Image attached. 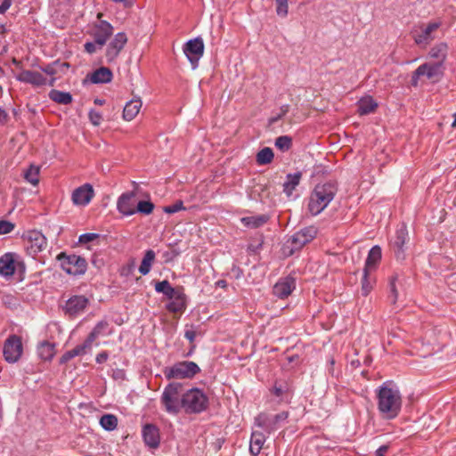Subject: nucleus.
Instances as JSON below:
<instances>
[{
  "label": "nucleus",
  "instance_id": "f257e3e1",
  "mask_svg": "<svg viewBox=\"0 0 456 456\" xmlns=\"http://www.w3.org/2000/svg\"><path fill=\"white\" fill-rule=\"evenodd\" d=\"M377 410L382 419H396L403 408V396L399 387L392 380H387L375 391Z\"/></svg>",
  "mask_w": 456,
  "mask_h": 456
},
{
  "label": "nucleus",
  "instance_id": "f03ea898",
  "mask_svg": "<svg viewBox=\"0 0 456 456\" xmlns=\"http://www.w3.org/2000/svg\"><path fill=\"white\" fill-rule=\"evenodd\" d=\"M337 191V185L331 182L316 184L309 197V212L313 216L321 214L333 200Z\"/></svg>",
  "mask_w": 456,
  "mask_h": 456
},
{
  "label": "nucleus",
  "instance_id": "7ed1b4c3",
  "mask_svg": "<svg viewBox=\"0 0 456 456\" xmlns=\"http://www.w3.org/2000/svg\"><path fill=\"white\" fill-rule=\"evenodd\" d=\"M183 392L181 383L167 385L160 396V403L166 412L176 416L183 409Z\"/></svg>",
  "mask_w": 456,
  "mask_h": 456
},
{
  "label": "nucleus",
  "instance_id": "20e7f679",
  "mask_svg": "<svg viewBox=\"0 0 456 456\" xmlns=\"http://www.w3.org/2000/svg\"><path fill=\"white\" fill-rule=\"evenodd\" d=\"M183 410L186 413H200L208 405L207 395L200 388L193 387L183 393Z\"/></svg>",
  "mask_w": 456,
  "mask_h": 456
},
{
  "label": "nucleus",
  "instance_id": "39448f33",
  "mask_svg": "<svg viewBox=\"0 0 456 456\" xmlns=\"http://www.w3.org/2000/svg\"><path fill=\"white\" fill-rule=\"evenodd\" d=\"M163 372L167 379H185L200 373V368L194 362L183 361L167 367Z\"/></svg>",
  "mask_w": 456,
  "mask_h": 456
},
{
  "label": "nucleus",
  "instance_id": "423d86ee",
  "mask_svg": "<svg viewBox=\"0 0 456 456\" xmlns=\"http://www.w3.org/2000/svg\"><path fill=\"white\" fill-rule=\"evenodd\" d=\"M288 418V411H281L275 415L261 412L255 418V425L264 429L266 433L272 434L281 428Z\"/></svg>",
  "mask_w": 456,
  "mask_h": 456
},
{
  "label": "nucleus",
  "instance_id": "0eeeda50",
  "mask_svg": "<svg viewBox=\"0 0 456 456\" xmlns=\"http://www.w3.org/2000/svg\"><path fill=\"white\" fill-rule=\"evenodd\" d=\"M61 269L71 275H82L86 272L87 263L86 259L80 256L72 254L67 255L61 253L57 256Z\"/></svg>",
  "mask_w": 456,
  "mask_h": 456
},
{
  "label": "nucleus",
  "instance_id": "6e6552de",
  "mask_svg": "<svg viewBox=\"0 0 456 456\" xmlns=\"http://www.w3.org/2000/svg\"><path fill=\"white\" fill-rule=\"evenodd\" d=\"M441 25V21H431L415 27L411 31L415 44L421 47L428 45L436 38L435 34Z\"/></svg>",
  "mask_w": 456,
  "mask_h": 456
},
{
  "label": "nucleus",
  "instance_id": "1a4fd4ad",
  "mask_svg": "<svg viewBox=\"0 0 456 456\" xmlns=\"http://www.w3.org/2000/svg\"><path fill=\"white\" fill-rule=\"evenodd\" d=\"M23 345L21 338L12 334L8 336L3 346V355L8 363L17 362L22 356Z\"/></svg>",
  "mask_w": 456,
  "mask_h": 456
},
{
  "label": "nucleus",
  "instance_id": "9d476101",
  "mask_svg": "<svg viewBox=\"0 0 456 456\" xmlns=\"http://www.w3.org/2000/svg\"><path fill=\"white\" fill-rule=\"evenodd\" d=\"M23 240L25 241V247L28 254L32 256L42 252L47 246V240L45 236L37 230L27 232L23 236Z\"/></svg>",
  "mask_w": 456,
  "mask_h": 456
},
{
  "label": "nucleus",
  "instance_id": "9b49d317",
  "mask_svg": "<svg viewBox=\"0 0 456 456\" xmlns=\"http://www.w3.org/2000/svg\"><path fill=\"white\" fill-rule=\"evenodd\" d=\"M15 78L20 82L30 84L33 86H44L46 85L53 86L57 81V77L47 79L41 73L28 69L21 70L15 76Z\"/></svg>",
  "mask_w": 456,
  "mask_h": 456
},
{
  "label": "nucleus",
  "instance_id": "f8f14e48",
  "mask_svg": "<svg viewBox=\"0 0 456 456\" xmlns=\"http://www.w3.org/2000/svg\"><path fill=\"white\" fill-rule=\"evenodd\" d=\"M183 53L191 64L192 69L198 67L200 59L204 53V43L202 38L190 39L183 46Z\"/></svg>",
  "mask_w": 456,
  "mask_h": 456
},
{
  "label": "nucleus",
  "instance_id": "ddd939ff",
  "mask_svg": "<svg viewBox=\"0 0 456 456\" xmlns=\"http://www.w3.org/2000/svg\"><path fill=\"white\" fill-rule=\"evenodd\" d=\"M408 237L407 228L404 224H402L396 229L395 234L390 240L391 248L398 260H403L405 258V244L408 240Z\"/></svg>",
  "mask_w": 456,
  "mask_h": 456
},
{
  "label": "nucleus",
  "instance_id": "4468645a",
  "mask_svg": "<svg viewBox=\"0 0 456 456\" xmlns=\"http://www.w3.org/2000/svg\"><path fill=\"white\" fill-rule=\"evenodd\" d=\"M317 229L314 226H308L294 233L288 243L290 244V253L301 248L304 245L315 238Z\"/></svg>",
  "mask_w": 456,
  "mask_h": 456
},
{
  "label": "nucleus",
  "instance_id": "2eb2a0df",
  "mask_svg": "<svg viewBox=\"0 0 456 456\" xmlns=\"http://www.w3.org/2000/svg\"><path fill=\"white\" fill-rule=\"evenodd\" d=\"M94 196V188L90 183H85L76 188L71 194V200L75 206H87Z\"/></svg>",
  "mask_w": 456,
  "mask_h": 456
},
{
  "label": "nucleus",
  "instance_id": "dca6fc26",
  "mask_svg": "<svg viewBox=\"0 0 456 456\" xmlns=\"http://www.w3.org/2000/svg\"><path fill=\"white\" fill-rule=\"evenodd\" d=\"M113 31L114 28L109 21L100 20L94 25L92 35L98 45L102 47L113 34Z\"/></svg>",
  "mask_w": 456,
  "mask_h": 456
},
{
  "label": "nucleus",
  "instance_id": "f3484780",
  "mask_svg": "<svg viewBox=\"0 0 456 456\" xmlns=\"http://www.w3.org/2000/svg\"><path fill=\"white\" fill-rule=\"evenodd\" d=\"M135 192L127 191L122 193L117 200V209L124 216H129L136 213Z\"/></svg>",
  "mask_w": 456,
  "mask_h": 456
},
{
  "label": "nucleus",
  "instance_id": "a211bd4d",
  "mask_svg": "<svg viewBox=\"0 0 456 456\" xmlns=\"http://www.w3.org/2000/svg\"><path fill=\"white\" fill-rule=\"evenodd\" d=\"M127 42V37L124 32L117 33L106 48V58L109 62L113 61L120 53Z\"/></svg>",
  "mask_w": 456,
  "mask_h": 456
},
{
  "label": "nucleus",
  "instance_id": "6ab92c4d",
  "mask_svg": "<svg viewBox=\"0 0 456 456\" xmlns=\"http://www.w3.org/2000/svg\"><path fill=\"white\" fill-rule=\"evenodd\" d=\"M296 289V279L290 275L280 279L273 286V295L279 298L288 297Z\"/></svg>",
  "mask_w": 456,
  "mask_h": 456
},
{
  "label": "nucleus",
  "instance_id": "aec40b11",
  "mask_svg": "<svg viewBox=\"0 0 456 456\" xmlns=\"http://www.w3.org/2000/svg\"><path fill=\"white\" fill-rule=\"evenodd\" d=\"M88 302V298L85 296H73L65 303V313L70 316L78 315L85 311Z\"/></svg>",
  "mask_w": 456,
  "mask_h": 456
},
{
  "label": "nucleus",
  "instance_id": "412c9836",
  "mask_svg": "<svg viewBox=\"0 0 456 456\" xmlns=\"http://www.w3.org/2000/svg\"><path fill=\"white\" fill-rule=\"evenodd\" d=\"M145 444L150 448H158L160 443L159 428L153 424H146L142 430Z\"/></svg>",
  "mask_w": 456,
  "mask_h": 456
},
{
  "label": "nucleus",
  "instance_id": "4be33fe9",
  "mask_svg": "<svg viewBox=\"0 0 456 456\" xmlns=\"http://www.w3.org/2000/svg\"><path fill=\"white\" fill-rule=\"evenodd\" d=\"M16 258L14 253H5L0 257V275L4 277H11L16 272Z\"/></svg>",
  "mask_w": 456,
  "mask_h": 456
},
{
  "label": "nucleus",
  "instance_id": "5701e85b",
  "mask_svg": "<svg viewBox=\"0 0 456 456\" xmlns=\"http://www.w3.org/2000/svg\"><path fill=\"white\" fill-rule=\"evenodd\" d=\"M418 75L438 80L444 75V65L441 62L424 63L418 67Z\"/></svg>",
  "mask_w": 456,
  "mask_h": 456
},
{
  "label": "nucleus",
  "instance_id": "b1692460",
  "mask_svg": "<svg viewBox=\"0 0 456 456\" xmlns=\"http://www.w3.org/2000/svg\"><path fill=\"white\" fill-rule=\"evenodd\" d=\"M381 256H382L381 248L378 245L373 246L369 251L363 270L366 272L373 273L376 270V268L381 259Z\"/></svg>",
  "mask_w": 456,
  "mask_h": 456
},
{
  "label": "nucleus",
  "instance_id": "393cba45",
  "mask_svg": "<svg viewBox=\"0 0 456 456\" xmlns=\"http://www.w3.org/2000/svg\"><path fill=\"white\" fill-rule=\"evenodd\" d=\"M266 441L265 435L258 430H253L249 443V452L253 456H258Z\"/></svg>",
  "mask_w": 456,
  "mask_h": 456
},
{
  "label": "nucleus",
  "instance_id": "a878e982",
  "mask_svg": "<svg viewBox=\"0 0 456 456\" xmlns=\"http://www.w3.org/2000/svg\"><path fill=\"white\" fill-rule=\"evenodd\" d=\"M113 74L109 68L101 67L94 70L89 77L93 84H107L111 82Z\"/></svg>",
  "mask_w": 456,
  "mask_h": 456
},
{
  "label": "nucleus",
  "instance_id": "bb28decb",
  "mask_svg": "<svg viewBox=\"0 0 456 456\" xmlns=\"http://www.w3.org/2000/svg\"><path fill=\"white\" fill-rule=\"evenodd\" d=\"M142 108L140 98L132 99L125 105L123 109V118L126 121L133 120L139 113Z\"/></svg>",
  "mask_w": 456,
  "mask_h": 456
},
{
  "label": "nucleus",
  "instance_id": "cd10ccee",
  "mask_svg": "<svg viewBox=\"0 0 456 456\" xmlns=\"http://www.w3.org/2000/svg\"><path fill=\"white\" fill-rule=\"evenodd\" d=\"M302 178V173L300 171L295 173H289L286 175L285 182L283 183V192L290 197L296 189V187L300 183Z\"/></svg>",
  "mask_w": 456,
  "mask_h": 456
},
{
  "label": "nucleus",
  "instance_id": "c85d7f7f",
  "mask_svg": "<svg viewBox=\"0 0 456 456\" xmlns=\"http://www.w3.org/2000/svg\"><path fill=\"white\" fill-rule=\"evenodd\" d=\"M172 301L169 302L167 305V309L171 313H179L183 312L186 308V296L181 290L179 293L176 294L172 299Z\"/></svg>",
  "mask_w": 456,
  "mask_h": 456
},
{
  "label": "nucleus",
  "instance_id": "c756f323",
  "mask_svg": "<svg viewBox=\"0 0 456 456\" xmlns=\"http://www.w3.org/2000/svg\"><path fill=\"white\" fill-rule=\"evenodd\" d=\"M268 220L269 216L266 215H257L240 218L241 224L249 229L259 228L266 224Z\"/></svg>",
  "mask_w": 456,
  "mask_h": 456
},
{
  "label": "nucleus",
  "instance_id": "7c9ffc66",
  "mask_svg": "<svg viewBox=\"0 0 456 456\" xmlns=\"http://www.w3.org/2000/svg\"><path fill=\"white\" fill-rule=\"evenodd\" d=\"M154 289L156 292L162 293L168 299H172L177 293L183 290L182 289L173 288L167 280L156 282Z\"/></svg>",
  "mask_w": 456,
  "mask_h": 456
},
{
  "label": "nucleus",
  "instance_id": "2f4dec72",
  "mask_svg": "<svg viewBox=\"0 0 456 456\" xmlns=\"http://www.w3.org/2000/svg\"><path fill=\"white\" fill-rule=\"evenodd\" d=\"M357 105H358V113L362 116L373 112L376 110V108L378 107V103L370 95L361 98L359 100Z\"/></svg>",
  "mask_w": 456,
  "mask_h": 456
},
{
  "label": "nucleus",
  "instance_id": "473e14b6",
  "mask_svg": "<svg viewBox=\"0 0 456 456\" xmlns=\"http://www.w3.org/2000/svg\"><path fill=\"white\" fill-rule=\"evenodd\" d=\"M37 354L44 361H51L55 354V344L48 341L41 342L37 346Z\"/></svg>",
  "mask_w": 456,
  "mask_h": 456
},
{
  "label": "nucleus",
  "instance_id": "72a5a7b5",
  "mask_svg": "<svg viewBox=\"0 0 456 456\" xmlns=\"http://www.w3.org/2000/svg\"><path fill=\"white\" fill-rule=\"evenodd\" d=\"M155 257L156 254L154 250L148 249L145 251L142 263L139 266V273L142 275H147L151 272L152 264L155 261Z\"/></svg>",
  "mask_w": 456,
  "mask_h": 456
},
{
  "label": "nucleus",
  "instance_id": "f704fd0d",
  "mask_svg": "<svg viewBox=\"0 0 456 456\" xmlns=\"http://www.w3.org/2000/svg\"><path fill=\"white\" fill-rule=\"evenodd\" d=\"M448 45L446 43L441 42L435 45L429 52V55L433 59L438 60L437 62H441L444 65V62L447 57Z\"/></svg>",
  "mask_w": 456,
  "mask_h": 456
},
{
  "label": "nucleus",
  "instance_id": "c9c22d12",
  "mask_svg": "<svg viewBox=\"0 0 456 456\" xmlns=\"http://www.w3.org/2000/svg\"><path fill=\"white\" fill-rule=\"evenodd\" d=\"M371 273V272H366L363 270L362 278L361 281V292L364 297L370 293L376 283V278Z\"/></svg>",
  "mask_w": 456,
  "mask_h": 456
},
{
  "label": "nucleus",
  "instance_id": "e433bc0d",
  "mask_svg": "<svg viewBox=\"0 0 456 456\" xmlns=\"http://www.w3.org/2000/svg\"><path fill=\"white\" fill-rule=\"evenodd\" d=\"M49 98L59 104L67 105L72 102V95L69 92L53 89L49 92Z\"/></svg>",
  "mask_w": 456,
  "mask_h": 456
},
{
  "label": "nucleus",
  "instance_id": "4c0bfd02",
  "mask_svg": "<svg viewBox=\"0 0 456 456\" xmlns=\"http://www.w3.org/2000/svg\"><path fill=\"white\" fill-rule=\"evenodd\" d=\"M100 425L106 431H113L118 426V418L113 414H104L100 419Z\"/></svg>",
  "mask_w": 456,
  "mask_h": 456
},
{
  "label": "nucleus",
  "instance_id": "58836bf2",
  "mask_svg": "<svg viewBox=\"0 0 456 456\" xmlns=\"http://www.w3.org/2000/svg\"><path fill=\"white\" fill-rule=\"evenodd\" d=\"M273 150L269 147H265L256 154V162L259 165H266L272 162L273 159Z\"/></svg>",
  "mask_w": 456,
  "mask_h": 456
},
{
  "label": "nucleus",
  "instance_id": "ea45409f",
  "mask_svg": "<svg viewBox=\"0 0 456 456\" xmlns=\"http://www.w3.org/2000/svg\"><path fill=\"white\" fill-rule=\"evenodd\" d=\"M109 327V323L107 321H100L94 326L93 330L87 336L93 342L100 336L104 335L106 333V330Z\"/></svg>",
  "mask_w": 456,
  "mask_h": 456
},
{
  "label": "nucleus",
  "instance_id": "a19ab883",
  "mask_svg": "<svg viewBox=\"0 0 456 456\" xmlns=\"http://www.w3.org/2000/svg\"><path fill=\"white\" fill-rule=\"evenodd\" d=\"M93 341L86 338V340L81 344L74 347L72 350L74 357L85 355L89 353L93 347Z\"/></svg>",
  "mask_w": 456,
  "mask_h": 456
},
{
  "label": "nucleus",
  "instance_id": "79ce46f5",
  "mask_svg": "<svg viewBox=\"0 0 456 456\" xmlns=\"http://www.w3.org/2000/svg\"><path fill=\"white\" fill-rule=\"evenodd\" d=\"M39 168L35 166H30L24 174V178L32 185H37L39 179Z\"/></svg>",
  "mask_w": 456,
  "mask_h": 456
},
{
  "label": "nucleus",
  "instance_id": "37998d69",
  "mask_svg": "<svg viewBox=\"0 0 456 456\" xmlns=\"http://www.w3.org/2000/svg\"><path fill=\"white\" fill-rule=\"evenodd\" d=\"M292 145V140L288 135H281L276 138L275 146L281 151H286L290 149Z\"/></svg>",
  "mask_w": 456,
  "mask_h": 456
},
{
  "label": "nucleus",
  "instance_id": "c03bdc74",
  "mask_svg": "<svg viewBox=\"0 0 456 456\" xmlns=\"http://www.w3.org/2000/svg\"><path fill=\"white\" fill-rule=\"evenodd\" d=\"M397 280H398L397 274H394L389 279V291H390L389 299L392 304H395L398 299V291H397L396 284H395Z\"/></svg>",
  "mask_w": 456,
  "mask_h": 456
},
{
  "label": "nucleus",
  "instance_id": "a18cd8bd",
  "mask_svg": "<svg viewBox=\"0 0 456 456\" xmlns=\"http://www.w3.org/2000/svg\"><path fill=\"white\" fill-rule=\"evenodd\" d=\"M66 66V64H62L60 61H55L52 63H49L45 65V67H41V70L45 73L46 75H49L51 77H56L57 75V68Z\"/></svg>",
  "mask_w": 456,
  "mask_h": 456
},
{
  "label": "nucleus",
  "instance_id": "49530a36",
  "mask_svg": "<svg viewBox=\"0 0 456 456\" xmlns=\"http://www.w3.org/2000/svg\"><path fill=\"white\" fill-rule=\"evenodd\" d=\"M154 209V205L151 201L147 200H141L137 204V208L135 209L136 212L144 214V215H150Z\"/></svg>",
  "mask_w": 456,
  "mask_h": 456
},
{
  "label": "nucleus",
  "instance_id": "de8ad7c7",
  "mask_svg": "<svg viewBox=\"0 0 456 456\" xmlns=\"http://www.w3.org/2000/svg\"><path fill=\"white\" fill-rule=\"evenodd\" d=\"M276 12L279 16L285 17L288 14V0H275Z\"/></svg>",
  "mask_w": 456,
  "mask_h": 456
},
{
  "label": "nucleus",
  "instance_id": "09e8293b",
  "mask_svg": "<svg viewBox=\"0 0 456 456\" xmlns=\"http://www.w3.org/2000/svg\"><path fill=\"white\" fill-rule=\"evenodd\" d=\"M88 117L90 122L95 126H100L102 121V115L95 110H91L88 113Z\"/></svg>",
  "mask_w": 456,
  "mask_h": 456
},
{
  "label": "nucleus",
  "instance_id": "8fccbe9b",
  "mask_svg": "<svg viewBox=\"0 0 456 456\" xmlns=\"http://www.w3.org/2000/svg\"><path fill=\"white\" fill-rule=\"evenodd\" d=\"M184 208H185L183 207V201L179 200V201H176L173 205L164 207L163 211L167 214H175V213H176L180 210H183Z\"/></svg>",
  "mask_w": 456,
  "mask_h": 456
},
{
  "label": "nucleus",
  "instance_id": "3c124183",
  "mask_svg": "<svg viewBox=\"0 0 456 456\" xmlns=\"http://www.w3.org/2000/svg\"><path fill=\"white\" fill-rule=\"evenodd\" d=\"M14 229V224L6 220L0 221V235L10 233Z\"/></svg>",
  "mask_w": 456,
  "mask_h": 456
},
{
  "label": "nucleus",
  "instance_id": "603ef678",
  "mask_svg": "<svg viewBox=\"0 0 456 456\" xmlns=\"http://www.w3.org/2000/svg\"><path fill=\"white\" fill-rule=\"evenodd\" d=\"M99 237H100V235L98 233H93V232L83 233L79 236L78 241L80 243H87V242L93 241L95 239H98Z\"/></svg>",
  "mask_w": 456,
  "mask_h": 456
},
{
  "label": "nucleus",
  "instance_id": "864d4df0",
  "mask_svg": "<svg viewBox=\"0 0 456 456\" xmlns=\"http://www.w3.org/2000/svg\"><path fill=\"white\" fill-rule=\"evenodd\" d=\"M184 337L191 342L192 343L194 340H195V338H196V332L195 330L192 329V327L191 328H186L185 331H184Z\"/></svg>",
  "mask_w": 456,
  "mask_h": 456
},
{
  "label": "nucleus",
  "instance_id": "5fc2aeb1",
  "mask_svg": "<svg viewBox=\"0 0 456 456\" xmlns=\"http://www.w3.org/2000/svg\"><path fill=\"white\" fill-rule=\"evenodd\" d=\"M98 45V44L94 41V42H86L85 45H84V47H85V50L86 53H94L96 52V46Z\"/></svg>",
  "mask_w": 456,
  "mask_h": 456
},
{
  "label": "nucleus",
  "instance_id": "6e6d98bb",
  "mask_svg": "<svg viewBox=\"0 0 456 456\" xmlns=\"http://www.w3.org/2000/svg\"><path fill=\"white\" fill-rule=\"evenodd\" d=\"M72 358H74V355H73V353H72V350H69L67 352H65L61 359H60V363H66L68 362L69 360H71Z\"/></svg>",
  "mask_w": 456,
  "mask_h": 456
},
{
  "label": "nucleus",
  "instance_id": "4d7b16f0",
  "mask_svg": "<svg viewBox=\"0 0 456 456\" xmlns=\"http://www.w3.org/2000/svg\"><path fill=\"white\" fill-rule=\"evenodd\" d=\"M109 358V354L106 351H102L96 355L95 361L97 363H103Z\"/></svg>",
  "mask_w": 456,
  "mask_h": 456
},
{
  "label": "nucleus",
  "instance_id": "13d9d810",
  "mask_svg": "<svg viewBox=\"0 0 456 456\" xmlns=\"http://www.w3.org/2000/svg\"><path fill=\"white\" fill-rule=\"evenodd\" d=\"M12 0H3V3L0 4V14L5 13L12 6Z\"/></svg>",
  "mask_w": 456,
  "mask_h": 456
},
{
  "label": "nucleus",
  "instance_id": "bf43d9fd",
  "mask_svg": "<svg viewBox=\"0 0 456 456\" xmlns=\"http://www.w3.org/2000/svg\"><path fill=\"white\" fill-rule=\"evenodd\" d=\"M16 262H17L16 272L24 273L25 269H26L25 264L18 255H17Z\"/></svg>",
  "mask_w": 456,
  "mask_h": 456
},
{
  "label": "nucleus",
  "instance_id": "052dcab7",
  "mask_svg": "<svg viewBox=\"0 0 456 456\" xmlns=\"http://www.w3.org/2000/svg\"><path fill=\"white\" fill-rule=\"evenodd\" d=\"M7 119H8L7 112L0 107V126L5 124Z\"/></svg>",
  "mask_w": 456,
  "mask_h": 456
},
{
  "label": "nucleus",
  "instance_id": "680f3d73",
  "mask_svg": "<svg viewBox=\"0 0 456 456\" xmlns=\"http://www.w3.org/2000/svg\"><path fill=\"white\" fill-rule=\"evenodd\" d=\"M388 450L387 445H381L379 448H378L375 452L376 456H385Z\"/></svg>",
  "mask_w": 456,
  "mask_h": 456
},
{
  "label": "nucleus",
  "instance_id": "e2e57ef3",
  "mask_svg": "<svg viewBox=\"0 0 456 456\" xmlns=\"http://www.w3.org/2000/svg\"><path fill=\"white\" fill-rule=\"evenodd\" d=\"M422 75H418V69L413 72L412 77H411V85L413 86H418L419 78Z\"/></svg>",
  "mask_w": 456,
  "mask_h": 456
},
{
  "label": "nucleus",
  "instance_id": "0e129e2a",
  "mask_svg": "<svg viewBox=\"0 0 456 456\" xmlns=\"http://www.w3.org/2000/svg\"><path fill=\"white\" fill-rule=\"evenodd\" d=\"M62 64H66V66L58 67L57 69V75L59 74H64L67 69H69V64L68 62H61Z\"/></svg>",
  "mask_w": 456,
  "mask_h": 456
},
{
  "label": "nucleus",
  "instance_id": "69168bd1",
  "mask_svg": "<svg viewBox=\"0 0 456 456\" xmlns=\"http://www.w3.org/2000/svg\"><path fill=\"white\" fill-rule=\"evenodd\" d=\"M232 272L235 273L236 279H240L243 274L242 270L235 265L232 267Z\"/></svg>",
  "mask_w": 456,
  "mask_h": 456
},
{
  "label": "nucleus",
  "instance_id": "338daca9",
  "mask_svg": "<svg viewBox=\"0 0 456 456\" xmlns=\"http://www.w3.org/2000/svg\"><path fill=\"white\" fill-rule=\"evenodd\" d=\"M216 286L218 288L225 289L227 287V282L224 280H219L216 282Z\"/></svg>",
  "mask_w": 456,
  "mask_h": 456
},
{
  "label": "nucleus",
  "instance_id": "774afa93",
  "mask_svg": "<svg viewBox=\"0 0 456 456\" xmlns=\"http://www.w3.org/2000/svg\"><path fill=\"white\" fill-rule=\"evenodd\" d=\"M273 393L275 394V395L281 396L282 395L281 387H274Z\"/></svg>",
  "mask_w": 456,
  "mask_h": 456
}]
</instances>
